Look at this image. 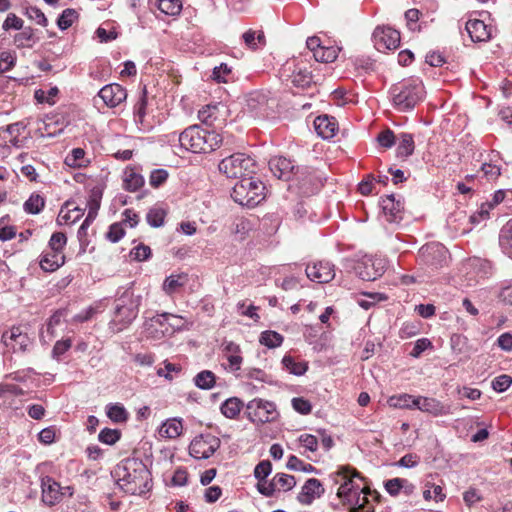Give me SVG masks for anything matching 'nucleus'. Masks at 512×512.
<instances>
[{
    "label": "nucleus",
    "instance_id": "ea45409f",
    "mask_svg": "<svg viewBox=\"0 0 512 512\" xmlns=\"http://www.w3.org/2000/svg\"><path fill=\"white\" fill-rule=\"evenodd\" d=\"M339 49L333 46H321L315 53V60L322 63H330L336 60Z\"/></svg>",
    "mask_w": 512,
    "mask_h": 512
},
{
    "label": "nucleus",
    "instance_id": "9d476101",
    "mask_svg": "<svg viewBox=\"0 0 512 512\" xmlns=\"http://www.w3.org/2000/svg\"><path fill=\"white\" fill-rule=\"evenodd\" d=\"M221 441L211 434L196 436L189 445V454L195 459H208L220 447Z\"/></svg>",
    "mask_w": 512,
    "mask_h": 512
},
{
    "label": "nucleus",
    "instance_id": "423d86ee",
    "mask_svg": "<svg viewBox=\"0 0 512 512\" xmlns=\"http://www.w3.org/2000/svg\"><path fill=\"white\" fill-rule=\"evenodd\" d=\"M368 494L371 489L368 485L344 484L338 487L337 496L348 507L350 512H373L374 508L369 504Z\"/></svg>",
    "mask_w": 512,
    "mask_h": 512
},
{
    "label": "nucleus",
    "instance_id": "aec40b11",
    "mask_svg": "<svg viewBox=\"0 0 512 512\" xmlns=\"http://www.w3.org/2000/svg\"><path fill=\"white\" fill-rule=\"evenodd\" d=\"M465 29L473 42H485L491 38V28L482 20H468Z\"/></svg>",
    "mask_w": 512,
    "mask_h": 512
},
{
    "label": "nucleus",
    "instance_id": "680f3d73",
    "mask_svg": "<svg viewBox=\"0 0 512 512\" xmlns=\"http://www.w3.org/2000/svg\"><path fill=\"white\" fill-rule=\"evenodd\" d=\"M231 74V68L227 64L222 63L216 66L212 72V79L218 83H226L227 77Z\"/></svg>",
    "mask_w": 512,
    "mask_h": 512
},
{
    "label": "nucleus",
    "instance_id": "13d9d810",
    "mask_svg": "<svg viewBox=\"0 0 512 512\" xmlns=\"http://www.w3.org/2000/svg\"><path fill=\"white\" fill-rule=\"evenodd\" d=\"M146 107H147V96L146 91L144 90L143 94L140 96L139 100L134 106V116L136 122H143L144 117L146 115Z\"/></svg>",
    "mask_w": 512,
    "mask_h": 512
},
{
    "label": "nucleus",
    "instance_id": "f8f14e48",
    "mask_svg": "<svg viewBox=\"0 0 512 512\" xmlns=\"http://www.w3.org/2000/svg\"><path fill=\"white\" fill-rule=\"evenodd\" d=\"M307 277L316 283H328L335 277L334 265L327 261L308 264L305 269Z\"/></svg>",
    "mask_w": 512,
    "mask_h": 512
},
{
    "label": "nucleus",
    "instance_id": "6e6552de",
    "mask_svg": "<svg viewBox=\"0 0 512 512\" xmlns=\"http://www.w3.org/2000/svg\"><path fill=\"white\" fill-rule=\"evenodd\" d=\"M245 414L247 419L256 425L273 422L279 416L275 403L262 398L249 401Z\"/></svg>",
    "mask_w": 512,
    "mask_h": 512
},
{
    "label": "nucleus",
    "instance_id": "4be33fe9",
    "mask_svg": "<svg viewBox=\"0 0 512 512\" xmlns=\"http://www.w3.org/2000/svg\"><path fill=\"white\" fill-rule=\"evenodd\" d=\"M330 478L334 484L339 485V487H343L346 483L357 484L358 482H363L365 480L359 472L348 466L340 467L336 472L330 475Z\"/></svg>",
    "mask_w": 512,
    "mask_h": 512
},
{
    "label": "nucleus",
    "instance_id": "a878e982",
    "mask_svg": "<svg viewBox=\"0 0 512 512\" xmlns=\"http://www.w3.org/2000/svg\"><path fill=\"white\" fill-rule=\"evenodd\" d=\"M247 107L251 112L257 116H263L266 112L268 99L264 93L253 92L250 93L246 99Z\"/></svg>",
    "mask_w": 512,
    "mask_h": 512
},
{
    "label": "nucleus",
    "instance_id": "864d4df0",
    "mask_svg": "<svg viewBox=\"0 0 512 512\" xmlns=\"http://www.w3.org/2000/svg\"><path fill=\"white\" fill-rule=\"evenodd\" d=\"M169 320H176L177 322H181V316L171 313L157 314L151 318V325L159 326L162 330L165 328V326H168Z\"/></svg>",
    "mask_w": 512,
    "mask_h": 512
},
{
    "label": "nucleus",
    "instance_id": "f3484780",
    "mask_svg": "<svg viewBox=\"0 0 512 512\" xmlns=\"http://www.w3.org/2000/svg\"><path fill=\"white\" fill-rule=\"evenodd\" d=\"M323 494L324 488L321 482L316 478H310L304 483L297 499L301 504L310 505L314 499L321 497Z\"/></svg>",
    "mask_w": 512,
    "mask_h": 512
},
{
    "label": "nucleus",
    "instance_id": "4d7b16f0",
    "mask_svg": "<svg viewBox=\"0 0 512 512\" xmlns=\"http://www.w3.org/2000/svg\"><path fill=\"white\" fill-rule=\"evenodd\" d=\"M216 105H207L199 110L198 118L205 124H211L216 118Z\"/></svg>",
    "mask_w": 512,
    "mask_h": 512
},
{
    "label": "nucleus",
    "instance_id": "c03bdc74",
    "mask_svg": "<svg viewBox=\"0 0 512 512\" xmlns=\"http://www.w3.org/2000/svg\"><path fill=\"white\" fill-rule=\"evenodd\" d=\"M166 213L161 208H152L148 211L146 219L151 227L158 228L164 224Z\"/></svg>",
    "mask_w": 512,
    "mask_h": 512
},
{
    "label": "nucleus",
    "instance_id": "393cba45",
    "mask_svg": "<svg viewBox=\"0 0 512 512\" xmlns=\"http://www.w3.org/2000/svg\"><path fill=\"white\" fill-rule=\"evenodd\" d=\"M65 262V256L63 253L44 252L40 259V267L46 272H53L61 267Z\"/></svg>",
    "mask_w": 512,
    "mask_h": 512
},
{
    "label": "nucleus",
    "instance_id": "f704fd0d",
    "mask_svg": "<svg viewBox=\"0 0 512 512\" xmlns=\"http://www.w3.org/2000/svg\"><path fill=\"white\" fill-rule=\"evenodd\" d=\"M193 381L199 389L209 390L215 385L216 376L210 370H203L194 377Z\"/></svg>",
    "mask_w": 512,
    "mask_h": 512
},
{
    "label": "nucleus",
    "instance_id": "a19ab883",
    "mask_svg": "<svg viewBox=\"0 0 512 512\" xmlns=\"http://www.w3.org/2000/svg\"><path fill=\"white\" fill-rule=\"evenodd\" d=\"M259 341L268 348H276L282 344L283 336L275 331L267 330L261 333Z\"/></svg>",
    "mask_w": 512,
    "mask_h": 512
},
{
    "label": "nucleus",
    "instance_id": "e2e57ef3",
    "mask_svg": "<svg viewBox=\"0 0 512 512\" xmlns=\"http://www.w3.org/2000/svg\"><path fill=\"white\" fill-rule=\"evenodd\" d=\"M431 348H433V345L428 338H420L415 342L414 347L410 352V356L413 358H419L424 351Z\"/></svg>",
    "mask_w": 512,
    "mask_h": 512
},
{
    "label": "nucleus",
    "instance_id": "2f4dec72",
    "mask_svg": "<svg viewBox=\"0 0 512 512\" xmlns=\"http://www.w3.org/2000/svg\"><path fill=\"white\" fill-rule=\"evenodd\" d=\"M187 282V275L179 274V275H170L166 277L163 282V290L171 295L178 291L180 287H183Z\"/></svg>",
    "mask_w": 512,
    "mask_h": 512
},
{
    "label": "nucleus",
    "instance_id": "dca6fc26",
    "mask_svg": "<svg viewBox=\"0 0 512 512\" xmlns=\"http://www.w3.org/2000/svg\"><path fill=\"white\" fill-rule=\"evenodd\" d=\"M385 262L382 259H367L357 266V274L362 280L374 281L385 272Z\"/></svg>",
    "mask_w": 512,
    "mask_h": 512
},
{
    "label": "nucleus",
    "instance_id": "c85d7f7f",
    "mask_svg": "<svg viewBox=\"0 0 512 512\" xmlns=\"http://www.w3.org/2000/svg\"><path fill=\"white\" fill-rule=\"evenodd\" d=\"M244 404L237 397L226 399L220 406L221 413L228 419H235L241 412Z\"/></svg>",
    "mask_w": 512,
    "mask_h": 512
},
{
    "label": "nucleus",
    "instance_id": "09e8293b",
    "mask_svg": "<svg viewBox=\"0 0 512 512\" xmlns=\"http://www.w3.org/2000/svg\"><path fill=\"white\" fill-rule=\"evenodd\" d=\"M287 468L294 471L313 472L315 467L311 464H306L295 455H291L287 461Z\"/></svg>",
    "mask_w": 512,
    "mask_h": 512
},
{
    "label": "nucleus",
    "instance_id": "49530a36",
    "mask_svg": "<svg viewBox=\"0 0 512 512\" xmlns=\"http://www.w3.org/2000/svg\"><path fill=\"white\" fill-rule=\"evenodd\" d=\"M276 489L291 490L296 485L294 476L278 473L273 477Z\"/></svg>",
    "mask_w": 512,
    "mask_h": 512
},
{
    "label": "nucleus",
    "instance_id": "72a5a7b5",
    "mask_svg": "<svg viewBox=\"0 0 512 512\" xmlns=\"http://www.w3.org/2000/svg\"><path fill=\"white\" fill-rule=\"evenodd\" d=\"M106 414L115 423H123L128 419V412L125 407L119 403H110L106 406Z\"/></svg>",
    "mask_w": 512,
    "mask_h": 512
},
{
    "label": "nucleus",
    "instance_id": "79ce46f5",
    "mask_svg": "<svg viewBox=\"0 0 512 512\" xmlns=\"http://www.w3.org/2000/svg\"><path fill=\"white\" fill-rule=\"evenodd\" d=\"M78 14L72 8L65 9L57 20V25L60 30H66L72 26L73 22L77 19Z\"/></svg>",
    "mask_w": 512,
    "mask_h": 512
},
{
    "label": "nucleus",
    "instance_id": "412c9836",
    "mask_svg": "<svg viewBox=\"0 0 512 512\" xmlns=\"http://www.w3.org/2000/svg\"><path fill=\"white\" fill-rule=\"evenodd\" d=\"M313 124L315 131L323 139L333 138L338 130V123L336 119L328 115H320L316 117Z\"/></svg>",
    "mask_w": 512,
    "mask_h": 512
},
{
    "label": "nucleus",
    "instance_id": "37998d69",
    "mask_svg": "<svg viewBox=\"0 0 512 512\" xmlns=\"http://www.w3.org/2000/svg\"><path fill=\"white\" fill-rule=\"evenodd\" d=\"M242 38H243L245 44L251 49L257 48L256 40L258 41L259 44L265 43V36L262 31H259L257 33L256 31L249 29L243 34Z\"/></svg>",
    "mask_w": 512,
    "mask_h": 512
},
{
    "label": "nucleus",
    "instance_id": "cd10ccee",
    "mask_svg": "<svg viewBox=\"0 0 512 512\" xmlns=\"http://www.w3.org/2000/svg\"><path fill=\"white\" fill-rule=\"evenodd\" d=\"M183 424L181 419L172 418L166 420L160 427L159 433L162 437L175 439L182 434Z\"/></svg>",
    "mask_w": 512,
    "mask_h": 512
},
{
    "label": "nucleus",
    "instance_id": "f257e3e1",
    "mask_svg": "<svg viewBox=\"0 0 512 512\" xmlns=\"http://www.w3.org/2000/svg\"><path fill=\"white\" fill-rule=\"evenodd\" d=\"M112 476L127 494L141 495L150 489L151 473L138 458L123 459L115 467Z\"/></svg>",
    "mask_w": 512,
    "mask_h": 512
},
{
    "label": "nucleus",
    "instance_id": "0eeeda50",
    "mask_svg": "<svg viewBox=\"0 0 512 512\" xmlns=\"http://www.w3.org/2000/svg\"><path fill=\"white\" fill-rule=\"evenodd\" d=\"M218 168L228 178H239L241 180L255 173L256 164L250 156L236 153L221 160Z\"/></svg>",
    "mask_w": 512,
    "mask_h": 512
},
{
    "label": "nucleus",
    "instance_id": "58836bf2",
    "mask_svg": "<svg viewBox=\"0 0 512 512\" xmlns=\"http://www.w3.org/2000/svg\"><path fill=\"white\" fill-rule=\"evenodd\" d=\"M45 206L44 198L36 193L31 194V196L25 201L23 208L24 211L28 214H39Z\"/></svg>",
    "mask_w": 512,
    "mask_h": 512
},
{
    "label": "nucleus",
    "instance_id": "6ab92c4d",
    "mask_svg": "<svg viewBox=\"0 0 512 512\" xmlns=\"http://www.w3.org/2000/svg\"><path fill=\"white\" fill-rule=\"evenodd\" d=\"M42 500L47 505H54L62 498L61 487L53 478L46 476L42 478Z\"/></svg>",
    "mask_w": 512,
    "mask_h": 512
},
{
    "label": "nucleus",
    "instance_id": "c756f323",
    "mask_svg": "<svg viewBox=\"0 0 512 512\" xmlns=\"http://www.w3.org/2000/svg\"><path fill=\"white\" fill-rule=\"evenodd\" d=\"M283 367L291 374L296 376L303 375L307 369L308 365L303 361H296L294 357L290 355H285L282 359Z\"/></svg>",
    "mask_w": 512,
    "mask_h": 512
},
{
    "label": "nucleus",
    "instance_id": "69168bd1",
    "mask_svg": "<svg viewBox=\"0 0 512 512\" xmlns=\"http://www.w3.org/2000/svg\"><path fill=\"white\" fill-rule=\"evenodd\" d=\"M71 346L72 341L69 338L57 341L52 349V357L59 360L60 357L71 348Z\"/></svg>",
    "mask_w": 512,
    "mask_h": 512
},
{
    "label": "nucleus",
    "instance_id": "9b49d317",
    "mask_svg": "<svg viewBox=\"0 0 512 512\" xmlns=\"http://www.w3.org/2000/svg\"><path fill=\"white\" fill-rule=\"evenodd\" d=\"M372 37L375 48L380 52L396 49L400 44V33L391 27H376Z\"/></svg>",
    "mask_w": 512,
    "mask_h": 512
},
{
    "label": "nucleus",
    "instance_id": "e433bc0d",
    "mask_svg": "<svg viewBox=\"0 0 512 512\" xmlns=\"http://www.w3.org/2000/svg\"><path fill=\"white\" fill-rule=\"evenodd\" d=\"M291 82L297 87H308L312 82V74L306 68H296L292 72Z\"/></svg>",
    "mask_w": 512,
    "mask_h": 512
},
{
    "label": "nucleus",
    "instance_id": "bf43d9fd",
    "mask_svg": "<svg viewBox=\"0 0 512 512\" xmlns=\"http://www.w3.org/2000/svg\"><path fill=\"white\" fill-rule=\"evenodd\" d=\"M33 35V29L31 27H26L14 36V43L18 48L25 47L28 42L32 41Z\"/></svg>",
    "mask_w": 512,
    "mask_h": 512
},
{
    "label": "nucleus",
    "instance_id": "7c9ffc66",
    "mask_svg": "<svg viewBox=\"0 0 512 512\" xmlns=\"http://www.w3.org/2000/svg\"><path fill=\"white\" fill-rule=\"evenodd\" d=\"M499 244L502 251L512 257V221H509L500 231Z\"/></svg>",
    "mask_w": 512,
    "mask_h": 512
},
{
    "label": "nucleus",
    "instance_id": "20e7f679",
    "mask_svg": "<svg viewBox=\"0 0 512 512\" xmlns=\"http://www.w3.org/2000/svg\"><path fill=\"white\" fill-rule=\"evenodd\" d=\"M390 95L394 107L399 111L413 109L424 97V87L417 79H408L393 85Z\"/></svg>",
    "mask_w": 512,
    "mask_h": 512
},
{
    "label": "nucleus",
    "instance_id": "3c124183",
    "mask_svg": "<svg viewBox=\"0 0 512 512\" xmlns=\"http://www.w3.org/2000/svg\"><path fill=\"white\" fill-rule=\"evenodd\" d=\"M67 243V237L62 232H55L52 234L50 240H49V248L53 252H59L62 253L63 248L65 247Z\"/></svg>",
    "mask_w": 512,
    "mask_h": 512
},
{
    "label": "nucleus",
    "instance_id": "b1692460",
    "mask_svg": "<svg viewBox=\"0 0 512 512\" xmlns=\"http://www.w3.org/2000/svg\"><path fill=\"white\" fill-rule=\"evenodd\" d=\"M381 206L383 212L388 216V221L397 222L402 219V211L404 209L400 200H396L394 195H388L382 199Z\"/></svg>",
    "mask_w": 512,
    "mask_h": 512
},
{
    "label": "nucleus",
    "instance_id": "ddd939ff",
    "mask_svg": "<svg viewBox=\"0 0 512 512\" xmlns=\"http://www.w3.org/2000/svg\"><path fill=\"white\" fill-rule=\"evenodd\" d=\"M98 96L107 107L114 108L126 100L127 92L120 84L112 83L102 87Z\"/></svg>",
    "mask_w": 512,
    "mask_h": 512
},
{
    "label": "nucleus",
    "instance_id": "a211bd4d",
    "mask_svg": "<svg viewBox=\"0 0 512 512\" xmlns=\"http://www.w3.org/2000/svg\"><path fill=\"white\" fill-rule=\"evenodd\" d=\"M25 127L23 122H16L0 128V146L21 147L22 142L18 137Z\"/></svg>",
    "mask_w": 512,
    "mask_h": 512
},
{
    "label": "nucleus",
    "instance_id": "0e129e2a",
    "mask_svg": "<svg viewBox=\"0 0 512 512\" xmlns=\"http://www.w3.org/2000/svg\"><path fill=\"white\" fill-rule=\"evenodd\" d=\"M24 21L14 13H9L3 22L2 28L5 31L10 29L21 30L23 29Z\"/></svg>",
    "mask_w": 512,
    "mask_h": 512
},
{
    "label": "nucleus",
    "instance_id": "1a4fd4ad",
    "mask_svg": "<svg viewBox=\"0 0 512 512\" xmlns=\"http://www.w3.org/2000/svg\"><path fill=\"white\" fill-rule=\"evenodd\" d=\"M418 258L431 269H439L447 265L449 252L441 243H428L420 248Z\"/></svg>",
    "mask_w": 512,
    "mask_h": 512
},
{
    "label": "nucleus",
    "instance_id": "774afa93",
    "mask_svg": "<svg viewBox=\"0 0 512 512\" xmlns=\"http://www.w3.org/2000/svg\"><path fill=\"white\" fill-rule=\"evenodd\" d=\"M512 384V377L506 374L496 377L492 381V388L497 392L506 391Z\"/></svg>",
    "mask_w": 512,
    "mask_h": 512
},
{
    "label": "nucleus",
    "instance_id": "052dcab7",
    "mask_svg": "<svg viewBox=\"0 0 512 512\" xmlns=\"http://www.w3.org/2000/svg\"><path fill=\"white\" fill-rule=\"evenodd\" d=\"M467 338L460 334H453L451 336V348L456 354H464L467 352Z\"/></svg>",
    "mask_w": 512,
    "mask_h": 512
},
{
    "label": "nucleus",
    "instance_id": "603ef678",
    "mask_svg": "<svg viewBox=\"0 0 512 512\" xmlns=\"http://www.w3.org/2000/svg\"><path fill=\"white\" fill-rule=\"evenodd\" d=\"M120 436L121 432L119 430L104 428L99 433L98 438L99 441H101L102 443L113 445L120 439Z\"/></svg>",
    "mask_w": 512,
    "mask_h": 512
},
{
    "label": "nucleus",
    "instance_id": "39448f33",
    "mask_svg": "<svg viewBox=\"0 0 512 512\" xmlns=\"http://www.w3.org/2000/svg\"><path fill=\"white\" fill-rule=\"evenodd\" d=\"M264 190V184L252 175L244 177L234 185L231 197L242 206L255 207L264 200Z\"/></svg>",
    "mask_w": 512,
    "mask_h": 512
},
{
    "label": "nucleus",
    "instance_id": "bb28decb",
    "mask_svg": "<svg viewBox=\"0 0 512 512\" xmlns=\"http://www.w3.org/2000/svg\"><path fill=\"white\" fill-rule=\"evenodd\" d=\"M144 185V178L134 168L124 171L123 187L129 192H135Z\"/></svg>",
    "mask_w": 512,
    "mask_h": 512
},
{
    "label": "nucleus",
    "instance_id": "4468645a",
    "mask_svg": "<svg viewBox=\"0 0 512 512\" xmlns=\"http://www.w3.org/2000/svg\"><path fill=\"white\" fill-rule=\"evenodd\" d=\"M1 339L3 344L13 352L25 351L30 343L29 337L20 327H12L9 331H5Z\"/></svg>",
    "mask_w": 512,
    "mask_h": 512
},
{
    "label": "nucleus",
    "instance_id": "5701e85b",
    "mask_svg": "<svg viewBox=\"0 0 512 512\" xmlns=\"http://www.w3.org/2000/svg\"><path fill=\"white\" fill-rule=\"evenodd\" d=\"M271 172L278 179L289 180L294 174V165L292 161L285 157H275L269 161Z\"/></svg>",
    "mask_w": 512,
    "mask_h": 512
},
{
    "label": "nucleus",
    "instance_id": "5fc2aeb1",
    "mask_svg": "<svg viewBox=\"0 0 512 512\" xmlns=\"http://www.w3.org/2000/svg\"><path fill=\"white\" fill-rule=\"evenodd\" d=\"M271 471V462L269 460H263L256 465L254 469V476L259 482H262L270 475Z\"/></svg>",
    "mask_w": 512,
    "mask_h": 512
},
{
    "label": "nucleus",
    "instance_id": "4c0bfd02",
    "mask_svg": "<svg viewBox=\"0 0 512 512\" xmlns=\"http://www.w3.org/2000/svg\"><path fill=\"white\" fill-rule=\"evenodd\" d=\"M157 8L165 15L175 16L182 10L180 0H155Z\"/></svg>",
    "mask_w": 512,
    "mask_h": 512
},
{
    "label": "nucleus",
    "instance_id": "2eb2a0df",
    "mask_svg": "<svg viewBox=\"0 0 512 512\" xmlns=\"http://www.w3.org/2000/svg\"><path fill=\"white\" fill-rule=\"evenodd\" d=\"M416 408L434 417L451 414V406L436 398L417 396Z\"/></svg>",
    "mask_w": 512,
    "mask_h": 512
},
{
    "label": "nucleus",
    "instance_id": "473e14b6",
    "mask_svg": "<svg viewBox=\"0 0 512 512\" xmlns=\"http://www.w3.org/2000/svg\"><path fill=\"white\" fill-rule=\"evenodd\" d=\"M414 139L410 133H401L399 136V144L397 154L400 157H408L414 152Z\"/></svg>",
    "mask_w": 512,
    "mask_h": 512
},
{
    "label": "nucleus",
    "instance_id": "338daca9",
    "mask_svg": "<svg viewBox=\"0 0 512 512\" xmlns=\"http://www.w3.org/2000/svg\"><path fill=\"white\" fill-rule=\"evenodd\" d=\"M405 483H407L405 479L393 478L385 482V489L391 496H397Z\"/></svg>",
    "mask_w": 512,
    "mask_h": 512
},
{
    "label": "nucleus",
    "instance_id": "8fccbe9b",
    "mask_svg": "<svg viewBox=\"0 0 512 512\" xmlns=\"http://www.w3.org/2000/svg\"><path fill=\"white\" fill-rule=\"evenodd\" d=\"M302 181L303 182L301 184V188L303 189V193L305 194H314L323 185L321 177L316 175L315 171L309 173L308 175V181L311 187L305 188L306 179H303Z\"/></svg>",
    "mask_w": 512,
    "mask_h": 512
},
{
    "label": "nucleus",
    "instance_id": "f03ea898",
    "mask_svg": "<svg viewBox=\"0 0 512 512\" xmlns=\"http://www.w3.org/2000/svg\"><path fill=\"white\" fill-rule=\"evenodd\" d=\"M182 148L193 153H210L220 147L223 139L215 131H208L199 125L186 128L178 136Z\"/></svg>",
    "mask_w": 512,
    "mask_h": 512
},
{
    "label": "nucleus",
    "instance_id": "6e6d98bb",
    "mask_svg": "<svg viewBox=\"0 0 512 512\" xmlns=\"http://www.w3.org/2000/svg\"><path fill=\"white\" fill-rule=\"evenodd\" d=\"M16 64V55L10 51L0 53V72L11 70Z\"/></svg>",
    "mask_w": 512,
    "mask_h": 512
},
{
    "label": "nucleus",
    "instance_id": "7ed1b4c3",
    "mask_svg": "<svg viewBox=\"0 0 512 512\" xmlns=\"http://www.w3.org/2000/svg\"><path fill=\"white\" fill-rule=\"evenodd\" d=\"M141 297L134 294L131 288H127L115 300L114 315L110 327L115 332H120L129 326L137 317Z\"/></svg>",
    "mask_w": 512,
    "mask_h": 512
},
{
    "label": "nucleus",
    "instance_id": "de8ad7c7",
    "mask_svg": "<svg viewBox=\"0 0 512 512\" xmlns=\"http://www.w3.org/2000/svg\"><path fill=\"white\" fill-rule=\"evenodd\" d=\"M393 406L398 408H416L417 397L403 394L390 399Z\"/></svg>",
    "mask_w": 512,
    "mask_h": 512
},
{
    "label": "nucleus",
    "instance_id": "c9c22d12",
    "mask_svg": "<svg viewBox=\"0 0 512 512\" xmlns=\"http://www.w3.org/2000/svg\"><path fill=\"white\" fill-rule=\"evenodd\" d=\"M64 163L72 168L85 167L88 161L85 159V151L82 148H74L64 160Z\"/></svg>",
    "mask_w": 512,
    "mask_h": 512
},
{
    "label": "nucleus",
    "instance_id": "a18cd8bd",
    "mask_svg": "<svg viewBox=\"0 0 512 512\" xmlns=\"http://www.w3.org/2000/svg\"><path fill=\"white\" fill-rule=\"evenodd\" d=\"M367 299H359L358 305L365 310L370 309L376 303L387 300V296L382 293H364Z\"/></svg>",
    "mask_w": 512,
    "mask_h": 512
}]
</instances>
